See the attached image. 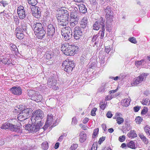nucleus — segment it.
I'll return each mask as SVG.
<instances>
[{
    "label": "nucleus",
    "instance_id": "obj_15",
    "mask_svg": "<svg viewBox=\"0 0 150 150\" xmlns=\"http://www.w3.org/2000/svg\"><path fill=\"white\" fill-rule=\"evenodd\" d=\"M69 13L67 11L65 10H61L59 11V14L57 16V19H68Z\"/></svg>",
    "mask_w": 150,
    "mask_h": 150
},
{
    "label": "nucleus",
    "instance_id": "obj_27",
    "mask_svg": "<svg viewBox=\"0 0 150 150\" xmlns=\"http://www.w3.org/2000/svg\"><path fill=\"white\" fill-rule=\"evenodd\" d=\"M130 102L129 98L125 99L122 101L121 104L123 106L127 107L129 105Z\"/></svg>",
    "mask_w": 150,
    "mask_h": 150
},
{
    "label": "nucleus",
    "instance_id": "obj_23",
    "mask_svg": "<svg viewBox=\"0 0 150 150\" xmlns=\"http://www.w3.org/2000/svg\"><path fill=\"white\" fill-rule=\"evenodd\" d=\"M99 38V34H97L93 36L91 42H94V45L98 44L100 41Z\"/></svg>",
    "mask_w": 150,
    "mask_h": 150
},
{
    "label": "nucleus",
    "instance_id": "obj_55",
    "mask_svg": "<svg viewBox=\"0 0 150 150\" xmlns=\"http://www.w3.org/2000/svg\"><path fill=\"white\" fill-rule=\"evenodd\" d=\"M97 142H94L92 146V147L91 148V150H96L97 149Z\"/></svg>",
    "mask_w": 150,
    "mask_h": 150
},
{
    "label": "nucleus",
    "instance_id": "obj_8",
    "mask_svg": "<svg viewBox=\"0 0 150 150\" xmlns=\"http://www.w3.org/2000/svg\"><path fill=\"white\" fill-rule=\"evenodd\" d=\"M147 76V74L145 73H142L131 82V85L134 86L140 84L142 81L146 79Z\"/></svg>",
    "mask_w": 150,
    "mask_h": 150
},
{
    "label": "nucleus",
    "instance_id": "obj_38",
    "mask_svg": "<svg viewBox=\"0 0 150 150\" xmlns=\"http://www.w3.org/2000/svg\"><path fill=\"white\" fill-rule=\"evenodd\" d=\"M106 86V84H105L103 86L100 87L98 90V92L100 93H103L105 91V87Z\"/></svg>",
    "mask_w": 150,
    "mask_h": 150
},
{
    "label": "nucleus",
    "instance_id": "obj_60",
    "mask_svg": "<svg viewBox=\"0 0 150 150\" xmlns=\"http://www.w3.org/2000/svg\"><path fill=\"white\" fill-rule=\"evenodd\" d=\"M79 126L83 130H86L87 129L88 127H87L86 126L83 125L82 124H79Z\"/></svg>",
    "mask_w": 150,
    "mask_h": 150
},
{
    "label": "nucleus",
    "instance_id": "obj_9",
    "mask_svg": "<svg viewBox=\"0 0 150 150\" xmlns=\"http://www.w3.org/2000/svg\"><path fill=\"white\" fill-rule=\"evenodd\" d=\"M105 20L103 18L101 17L97 21L95 22L93 25V29L96 30H98L100 28L105 27Z\"/></svg>",
    "mask_w": 150,
    "mask_h": 150
},
{
    "label": "nucleus",
    "instance_id": "obj_56",
    "mask_svg": "<svg viewBox=\"0 0 150 150\" xmlns=\"http://www.w3.org/2000/svg\"><path fill=\"white\" fill-rule=\"evenodd\" d=\"M125 139V136L124 135L120 136L119 138V140L121 142H124Z\"/></svg>",
    "mask_w": 150,
    "mask_h": 150
},
{
    "label": "nucleus",
    "instance_id": "obj_34",
    "mask_svg": "<svg viewBox=\"0 0 150 150\" xmlns=\"http://www.w3.org/2000/svg\"><path fill=\"white\" fill-rule=\"evenodd\" d=\"M127 146L128 147L133 149H135L136 148L134 143L133 141H131L130 142L128 143L127 144Z\"/></svg>",
    "mask_w": 150,
    "mask_h": 150
},
{
    "label": "nucleus",
    "instance_id": "obj_35",
    "mask_svg": "<svg viewBox=\"0 0 150 150\" xmlns=\"http://www.w3.org/2000/svg\"><path fill=\"white\" fill-rule=\"evenodd\" d=\"M105 30L104 27L103 28H102V30L99 31L98 33L97 34L99 35V36L100 34V40L103 39V38L104 35Z\"/></svg>",
    "mask_w": 150,
    "mask_h": 150
},
{
    "label": "nucleus",
    "instance_id": "obj_32",
    "mask_svg": "<svg viewBox=\"0 0 150 150\" xmlns=\"http://www.w3.org/2000/svg\"><path fill=\"white\" fill-rule=\"evenodd\" d=\"M139 136L142 140L144 142L145 144H147L148 143V141L146 137L142 134H139Z\"/></svg>",
    "mask_w": 150,
    "mask_h": 150
},
{
    "label": "nucleus",
    "instance_id": "obj_10",
    "mask_svg": "<svg viewBox=\"0 0 150 150\" xmlns=\"http://www.w3.org/2000/svg\"><path fill=\"white\" fill-rule=\"evenodd\" d=\"M56 30L57 27L55 24L53 23L48 24L47 25V34L48 35L52 36L54 34Z\"/></svg>",
    "mask_w": 150,
    "mask_h": 150
},
{
    "label": "nucleus",
    "instance_id": "obj_7",
    "mask_svg": "<svg viewBox=\"0 0 150 150\" xmlns=\"http://www.w3.org/2000/svg\"><path fill=\"white\" fill-rule=\"evenodd\" d=\"M105 13L106 26H107V25H109L110 23L112 22L114 17L112 13L111 12V6H107L106 8L105 9Z\"/></svg>",
    "mask_w": 150,
    "mask_h": 150
},
{
    "label": "nucleus",
    "instance_id": "obj_19",
    "mask_svg": "<svg viewBox=\"0 0 150 150\" xmlns=\"http://www.w3.org/2000/svg\"><path fill=\"white\" fill-rule=\"evenodd\" d=\"M37 37L39 39H42L44 38L45 32L44 29L35 33Z\"/></svg>",
    "mask_w": 150,
    "mask_h": 150
},
{
    "label": "nucleus",
    "instance_id": "obj_18",
    "mask_svg": "<svg viewBox=\"0 0 150 150\" xmlns=\"http://www.w3.org/2000/svg\"><path fill=\"white\" fill-rule=\"evenodd\" d=\"M79 13L76 11L71 13L70 17L71 21H78L79 20Z\"/></svg>",
    "mask_w": 150,
    "mask_h": 150
},
{
    "label": "nucleus",
    "instance_id": "obj_16",
    "mask_svg": "<svg viewBox=\"0 0 150 150\" xmlns=\"http://www.w3.org/2000/svg\"><path fill=\"white\" fill-rule=\"evenodd\" d=\"M26 26L25 24L23 22H21L18 26L17 27L15 31L22 32H25L26 33Z\"/></svg>",
    "mask_w": 150,
    "mask_h": 150
},
{
    "label": "nucleus",
    "instance_id": "obj_37",
    "mask_svg": "<svg viewBox=\"0 0 150 150\" xmlns=\"http://www.w3.org/2000/svg\"><path fill=\"white\" fill-rule=\"evenodd\" d=\"M33 110L32 109L30 108H27L23 110L22 111V112L23 113L26 114L28 115V117L29 115V113L30 112H31Z\"/></svg>",
    "mask_w": 150,
    "mask_h": 150
},
{
    "label": "nucleus",
    "instance_id": "obj_1",
    "mask_svg": "<svg viewBox=\"0 0 150 150\" xmlns=\"http://www.w3.org/2000/svg\"><path fill=\"white\" fill-rule=\"evenodd\" d=\"M78 48V47L75 45H69L68 43L62 44L61 47V51L65 55L67 56L74 55Z\"/></svg>",
    "mask_w": 150,
    "mask_h": 150
},
{
    "label": "nucleus",
    "instance_id": "obj_21",
    "mask_svg": "<svg viewBox=\"0 0 150 150\" xmlns=\"http://www.w3.org/2000/svg\"><path fill=\"white\" fill-rule=\"evenodd\" d=\"M28 94L30 99L32 100H34L35 97H36L37 92L32 90L27 91Z\"/></svg>",
    "mask_w": 150,
    "mask_h": 150
},
{
    "label": "nucleus",
    "instance_id": "obj_31",
    "mask_svg": "<svg viewBox=\"0 0 150 150\" xmlns=\"http://www.w3.org/2000/svg\"><path fill=\"white\" fill-rule=\"evenodd\" d=\"M53 116L52 114H50L47 115V123L49 124H52L53 122Z\"/></svg>",
    "mask_w": 150,
    "mask_h": 150
},
{
    "label": "nucleus",
    "instance_id": "obj_59",
    "mask_svg": "<svg viewBox=\"0 0 150 150\" xmlns=\"http://www.w3.org/2000/svg\"><path fill=\"white\" fill-rule=\"evenodd\" d=\"M110 50L111 49L110 46H107L105 47V51L106 53H108L110 51Z\"/></svg>",
    "mask_w": 150,
    "mask_h": 150
},
{
    "label": "nucleus",
    "instance_id": "obj_58",
    "mask_svg": "<svg viewBox=\"0 0 150 150\" xmlns=\"http://www.w3.org/2000/svg\"><path fill=\"white\" fill-rule=\"evenodd\" d=\"M126 76L124 73H122L119 76V80H122Z\"/></svg>",
    "mask_w": 150,
    "mask_h": 150
},
{
    "label": "nucleus",
    "instance_id": "obj_24",
    "mask_svg": "<svg viewBox=\"0 0 150 150\" xmlns=\"http://www.w3.org/2000/svg\"><path fill=\"white\" fill-rule=\"evenodd\" d=\"M57 81L54 79H49L47 81V84L50 87H52V86L56 84Z\"/></svg>",
    "mask_w": 150,
    "mask_h": 150
},
{
    "label": "nucleus",
    "instance_id": "obj_39",
    "mask_svg": "<svg viewBox=\"0 0 150 150\" xmlns=\"http://www.w3.org/2000/svg\"><path fill=\"white\" fill-rule=\"evenodd\" d=\"M99 105L100 108L101 109L103 110L105 108L106 106L107 105V102H105L104 103L103 102H102L101 103H100Z\"/></svg>",
    "mask_w": 150,
    "mask_h": 150
},
{
    "label": "nucleus",
    "instance_id": "obj_63",
    "mask_svg": "<svg viewBox=\"0 0 150 150\" xmlns=\"http://www.w3.org/2000/svg\"><path fill=\"white\" fill-rule=\"evenodd\" d=\"M52 126V124H49V123H47V121L46 122L43 128H47L49 126Z\"/></svg>",
    "mask_w": 150,
    "mask_h": 150
},
{
    "label": "nucleus",
    "instance_id": "obj_46",
    "mask_svg": "<svg viewBox=\"0 0 150 150\" xmlns=\"http://www.w3.org/2000/svg\"><path fill=\"white\" fill-rule=\"evenodd\" d=\"M71 22L70 23V26L71 27H74L77 24L78 21H71V20H70Z\"/></svg>",
    "mask_w": 150,
    "mask_h": 150
},
{
    "label": "nucleus",
    "instance_id": "obj_53",
    "mask_svg": "<svg viewBox=\"0 0 150 150\" xmlns=\"http://www.w3.org/2000/svg\"><path fill=\"white\" fill-rule=\"evenodd\" d=\"M98 132V129H95L94 130L92 137L93 138H95L97 135Z\"/></svg>",
    "mask_w": 150,
    "mask_h": 150
},
{
    "label": "nucleus",
    "instance_id": "obj_3",
    "mask_svg": "<svg viewBox=\"0 0 150 150\" xmlns=\"http://www.w3.org/2000/svg\"><path fill=\"white\" fill-rule=\"evenodd\" d=\"M1 129H9L11 131L15 132L20 134L21 132L20 126H17L11 124L9 122H6L3 124L1 126Z\"/></svg>",
    "mask_w": 150,
    "mask_h": 150
},
{
    "label": "nucleus",
    "instance_id": "obj_42",
    "mask_svg": "<svg viewBox=\"0 0 150 150\" xmlns=\"http://www.w3.org/2000/svg\"><path fill=\"white\" fill-rule=\"evenodd\" d=\"M10 47H11V50L12 51H14L15 53L17 52H18V49L16 47V46L13 44H11Z\"/></svg>",
    "mask_w": 150,
    "mask_h": 150
},
{
    "label": "nucleus",
    "instance_id": "obj_44",
    "mask_svg": "<svg viewBox=\"0 0 150 150\" xmlns=\"http://www.w3.org/2000/svg\"><path fill=\"white\" fill-rule=\"evenodd\" d=\"M143 119L140 117H137L135 119L136 122L137 124H140L142 121Z\"/></svg>",
    "mask_w": 150,
    "mask_h": 150
},
{
    "label": "nucleus",
    "instance_id": "obj_33",
    "mask_svg": "<svg viewBox=\"0 0 150 150\" xmlns=\"http://www.w3.org/2000/svg\"><path fill=\"white\" fill-rule=\"evenodd\" d=\"M28 2L31 6L30 7H34L36 6L35 5L37 3V1L36 0H28Z\"/></svg>",
    "mask_w": 150,
    "mask_h": 150
},
{
    "label": "nucleus",
    "instance_id": "obj_64",
    "mask_svg": "<svg viewBox=\"0 0 150 150\" xmlns=\"http://www.w3.org/2000/svg\"><path fill=\"white\" fill-rule=\"evenodd\" d=\"M140 108V107H139L138 106H135L134 108V111L135 112H137L138 111Z\"/></svg>",
    "mask_w": 150,
    "mask_h": 150
},
{
    "label": "nucleus",
    "instance_id": "obj_43",
    "mask_svg": "<svg viewBox=\"0 0 150 150\" xmlns=\"http://www.w3.org/2000/svg\"><path fill=\"white\" fill-rule=\"evenodd\" d=\"M142 103L143 105H149L150 104V101L148 99H145L142 101Z\"/></svg>",
    "mask_w": 150,
    "mask_h": 150
},
{
    "label": "nucleus",
    "instance_id": "obj_48",
    "mask_svg": "<svg viewBox=\"0 0 150 150\" xmlns=\"http://www.w3.org/2000/svg\"><path fill=\"white\" fill-rule=\"evenodd\" d=\"M78 147V145L76 144H73L69 149V150H75Z\"/></svg>",
    "mask_w": 150,
    "mask_h": 150
},
{
    "label": "nucleus",
    "instance_id": "obj_20",
    "mask_svg": "<svg viewBox=\"0 0 150 150\" xmlns=\"http://www.w3.org/2000/svg\"><path fill=\"white\" fill-rule=\"evenodd\" d=\"M58 20V24L59 25L65 27L68 23V19H59Z\"/></svg>",
    "mask_w": 150,
    "mask_h": 150
},
{
    "label": "nucleus",
    "instance_id": "obj_47",
    "mask_svg": "<svg viewBox=\"0 0 150 150\" xmlns=\"http://www.w3.org/2000/svg\"><path fill=\"white\" fill-rule=\"evenodd\" d=\"M87 59V57L85 55H82L80 57L81 61L83 62V63H84V62Z\"/></svg>",
    "mask_w": 150,
    "mask_h": 150
},
{
    "label": "nucleus",
    "instance_id": "obj_50",
    "mask_svg": "<svg viewBox=\"0 0 150 150\" xmlns=\"http://www.w3.org/2000/svg\"><path fill=\"white\" fill-rule=\"evenodd\" d=\"M77 122V121L75 117H74L72 118V120L71 122V124L73 125H76Z\"/></svg>",
    "mask_w": 150,
    "mask_h": 150
},
{
    "label": "nucleus",
    "instance_id": "obj_22",
    "mask_svg": "<svg viewBox=\"0 0 150 150\" xmlns=\"http://www.w3.org/2000/svg\"><path fill=\"white\" fill-rule=\"evenodd\" d=\"M28 118V115L25 113L22 112L20 113L18 115V119L20 121H23Z\"/></svg>",
    "mask_w": 150,
    "mask_h": 150
},
{
    "label": "nucleus",
    "instance_id": "obj_40",
    "mask_svg": "<svg viewBox=\"0 0 150 150\" xmlns=\"http://www.w3.org/2000/svg\"><path fill=\"white\" fill-rule=\"evenodd\" d=\"M42 147L43 149H47L48 148V143L47 142H43L42 144Z\"/></svg>",
    "mask_w": 150,
    "mask_h": 150
},
{
    "label": "nucleus",
    "instance_id": "obj_52",
    "mask_svg": "<svg viewBox=\"0 0 150 150\" xmlns=\"http://www.w3.org/2000/svg\"><path fill=\"white\" fill-rule=\"evenodd\" d=\"M148 110V108L146 107H144L143 110H142L141 112V114L144 115L147 112Z\"/></svg>",
    "mask_w": 150,
    "mask_h": 150
},
{
    "label": "nucleus",
    "instance_id": "obj_5",
    "mask_svg": "<svg viewBox=\"0 0 150 150\" xmlns=\"http://www.w3.org/2000/svg\"><path fill=\"white\" fill-rule=\"evenodd\" d=\"M42 124L41 122L35 123L34 124H28L25 126V128L26 130L31 133L35 132L38 131L42 127Z\"/></svg>",
    "mask_w": 150,
    "mask_h": 150
},
{
    "label": "nucleus",
    "instance_id": "obj_12",
    "mask_svg": "<svg viewBox=\"0 0 150 150\" xmlns=\"http://www.w3.org/2000/svg\"><path fill=\"white\" fill-rule=\"evenodd\" d=\"M10 90L12 93L15 95L20 96L22 93V89L20 86L13 87Z\"/></svg>",
    "mask_w": 150,
    "mask_h": 150
},
{
    "label": "nucleus",
    "instance_id": "obj_54",
    "mask_svg": "<svg viewBox=\"0 0 150 150\" xmlns=\"http://www.w3.org/2000/svg\"><path fill=\"white\" fill-rule=\"evenodd\" d=\"M129 40L131 42L134 43H136L137 42L135 38L134 37H132L129 39Z\"/></svg>",
    "mask_w": 150,
    "mask_h": 150
},
{
    "label": "nucleus",
    "instance_id": "obj_11",
    "mask_svg": "<svg viewBox=\"0 0 150 150\" xmlns=\"http://www.w3.org/2000/svg\"><path fill=\"white\" fill-rule=\"evenodd\" d=\"M74 38L76 40L80 38L82 35V32L81 28L79 26H76L74 29Z\"/></svg>",
    "mask_w": 150,
    "mask_h": 150
},
{
    "label": "nucleus",
    "instance_id": "obj_25",
    "mask_svg": "<svg viewBox=\"0 0 150 150\" xmlns=\"http://www.w3.org/2000/svg\"><path fill=\"white\" fill-rule=\"evenodd\" d=\"M79 11L82 13H85L87 12V8L83 4H80L79 5Z\"/></svg>",
    "mask_w": 150,
    "mask_h": 150
},
{
    "label": "nucleus",
    "instance_id": "obj_62",
    "mask_svg": "<svg viewBox=\"0 0 150 150\" xmlns=\"http://www.w3.org/2000/svg\"><path fill=\"white\" fill-rule=\"evenodd\" d=\"M0 3L2 4L3 6L5 7L6 5H8V3L6 1H0Z\"/></svg>",
    "mask_w": 150,
    "mask_h": 150
},
{
    "label": "nucleus",
    "instance_id": "obj_13",
    "mask_svg": "<svg viewBox=\"0 0 150 150\" xmlns=\"http://www.w3.org/2000/svg\"><path fill=\"white\" fill-rule=\"evenodd\" d=\"M30 7L33 16L37 18H40L41 13L39 8L37 6Z\"/></svg>",
    "mask_w": 150,
    "mask_h": 150
},
{
    "label": "nucleus",
    "instance_id": "obj_41",
    "mask_svg": "<svg viewBox=\"0 0 150 150\" xmlns=\"http://www.w3.org/2000/svg\"><path fill=\"white\" fill-rule=\"evenodd\" d=\"M116 121L119 125H120L124 121V120L122 117H117L116 118Z\"/></svg>",
    "mask_w": 150,
    "mask_h": 150
},
{
    "label": "nucleus",
    "instance_id": "obj_4",
    "mask_svg": "<svg viewBox=\"0 0 150 150\" xmlns=\"http://www.w3.org/2000/svg\"><path fill=\"white\" fill-rule=\"evenodd\" d=\"M62 66L64 71L68 73H70L75 67V65L73 61H71L69 59H67L63 62Z\"/></svg>",
    "mask_w": 150,
    "mask_h": 150
},
{
    "label": "nucleus",
    "instance_id": "obj_2",
    "mask_svg": "<svg viewBox=\"0 0 150 150\" xmlns=\"http://www.w3.org/2000/svg\"><path fill=\"white\" fill-rule=\"evenodd\" d=\"M43 117V112L40 110L35 111L33 112L31 118L32 124H34L36 122H41V120Z\"/></svg>",
    "mask_w": 150,
    "mask_h": 150
},
{
    "label": "nucleus",
    "instance_id": "obj_49",
    "mask_svg": "<svg viewBox=\"0 0 150 150\" xmlns=\"http://www.w3.org/2000/svg\"><path fill=\"white\" fill-rule=\"evenodd\" d=\"M37 94L36 96V97H35L34 98V100L36 99L38 100H39V101H40V100H42V96L40 95V94H38V92L37 93Z\"/></svg>",
    "mask_w": 150,
    "mask_h": 150
},
{
    "label": "nucleus",
    "instance_id": "obj_57",
    "mask_svg": "<svg viewBox=\"0 0 150 150\" xmlns=\"http://www.w3.org/2000/svg\"><path fill=\"white\" fill-rule=\"evenodd\" d=\"M105 137H100L98 141V143L100 144L103 142L105 140Z\"/></svg>",
    "mask_w": 150,
    "mask_h": 150
},
{
    "label": "nucleus",
    "instance_id": "obj_26",
    "mask_svg": "<svg viewBox=\"0 0 150 150\" xmlns=\"http://www.w3.org/2000/svg\"><path fill=\"white\" fill-rule=\"evenodd\" d=\"M81 26L83 28H85L87 24V19L86 17H84L81 22Z\"/></svg>",
    "mask_w": 150,
    "mask_h": 150
},
{
    "label": "nucleus",
    "instance_id": "obj_36",
    "mask_svg": "<svg viewBox=\"0 0 150 150\" xmlns=\"http://www.w3.org/2000/svg\"><path fill=\"white\" fill-rule=\"evenodd\" d=\"M144 130L148 137L150 138V128L148 126H146L144 128Z\"/></svg>",
    "mask_w": 150,
    "mask_h": 150
},
{
    "label": "nucleus",
    "instance_id": "obj_14",
    "mask_svg": "<svg viewBox=\"0 0 150 150\" xmlns=\"http://www.w3.org/2000/svg\"><path fill=\"white\" fill-rule=\"evenodd\" d=\"M17 13L20 19H23L25 17V10L23 6H20L18 7Z\"/></svg>",
    "mask_w": 150,
    "mask_h": 150
},
{
    "label": "nucleus",
    "instance_id": "obj_61",
    "mask_svg": "<svg viewBox=\"0 0 150 150\" xmlns=\"http://www.w3.org/2000/svg\"><path fill=\"white\" fill-rule=\"evenodd\" d=\"M106 116L108 118H111L112 117V115L110 111H108L106 114Z\"/></svg>",
    "mask_w": 150,
    "mask_h": 150
},
{
    "label": "nucleus",
    "instance_id": "obj_45",
    "mask_svg": "<svg viewBox=\"0 0 150 150\" xmlns=\"http://www.w3.org/2000/svg\"><path fill=\"white\" fill-rule=\"evenodd\" d=\"M2 63H4L5 64H10V61L8 59L3 58L1 61Z\"/></svg>",
    "mask_w": 150,
    "mask_h": 150
},
{
    "label": "nucleus",
    "instance_id": "obj_30",
    "mask_svg": "<svg viewBox=\"0 0 150 150\" xmlns=\"http://www.w3.org/2000/svg\"><path fill=\"white\" fill-rule=\"evenodd\" d=\"M16 33V35L17 38L19 39H22L24 36V34L22 32L15 31Z\"/></svg>",
    "mask_w": 150,
    "mask_h": 150
},
{
    "label": "nucleus",
    "instance_id": "obj_51",
    "mask_svg": "<svg viewBox=\"0 0 150 150\" xmlns=\"http://www.w3.org/2000/svg\"><path fill=\"white\" fill-rule=\"evenodd\" d=\"M97 110V108H94L91 110V115L92 116H95L96 115V112Z\"/></svg>",
    "mask_w": 150,
    "mask_h": 150
},
{
    "label": "nucleus",
    "instance_id": "obj_28",
    "mask_svg": "<svg viewBox=\"0 0 150 150\" xmlns=\"http://www.w3.org/2000/svg\"><path fill=\"white\" fill-rule=\"evenodd\" d=\"M79 136V141L81 143L84 142L86 139V134L85 133L81 132Z\"/></svg>",
    "mask_w": 150,
    "mask_h": 150
},
{
    "label": "nucleus",
    "instance_id": "obj_17",
    "mask_svg": "<svg viewBox=\"0 0 150 150\" xmlns=\"http://www.w3.org/2000/svg\"><path fill=\"white\" fill-rule=\"evenodd\" d=\"M33 26L34 28L35 33L43 29L42 25L40 23L37 22L34 23V24L33 25Z\"/></svg>",
    "mask_w": 150,
    "mask_h": 150
},
{
    "label": "nucleus",
    "instance_id": "obj_29",
    "mask_svg": "<svg viewBox=\"0 0 150 150\" xmlns=\"http://www.w3.org/2000/svg\"><path fill=\"white\" fill-rule=\"evenodd\" d=\"M127 136L129 138L132 139L136 137L137 134L134 130H131L128 133Z\"/></svg>",
    "mask_w": 150,
    "mask_h": 150
},
{
    "label": "nucleus",
    "instance_id": "obj_6",
    "mask_svg": "<svg viewBox=\"0 0 150 150\" xmlns=\"http://www.w3.org/2000/svg\"><path fill=\"white\" fill-rule=\"evenodd\" d=\"M61 32L62 35L64 37L66 41L69 40L72 36V31L69 27L62 28Z\"/></svg>",
    "mask_w": 150,
    "mask_h": 150
}]
</instances>
